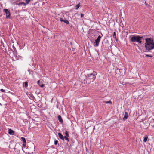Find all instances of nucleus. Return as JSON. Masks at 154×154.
I'll return each mask as SVG.
<instances>
[{
    "label": "nucleus",
    "instance_id": "f257e3e1",
    "mask_svg": "<svg viewBox=\"0 0 154 154\" xmlns=\"http://www.w3.org/2000/svg\"><path fill=\"white\" fill-rule=\"evenodd\" d=\"M145 47L146 50L148 51L154 49V41L152 38H149L145 39Z\"/></svg>",
    "mask_w": 154,
    "mask_h": 154
},
{
    "label": "nucleus",
    "instance_id": "f03ea898",
    "mask_svg": "<svg viewBox=\"0 0 154 154\" xmlns=\"http://www.w3.org/2000/svg\"><path fill=\"white\" fill-rule=\"evenodd\" d=\"M97 75V73L93 71V73H90L85 76L81 75L80 77V79L82 81H86L88 80V81H89L88 83L91 82V81L93 82L96 78L95 75Z\"/></svg>",
    "mask_w": 154,
    "mask_h": 154
},
{
    "label": "nucleus",
    "instance_id": "7ed1b4c3",
    "mask_svg": "<svg viewBox=\"0 0 154 154\" xmlns=\"http://www.w3.org/2000/svg\"><path fill=\"white\" fill-rule=\"evenodd\" d=\"M142 38V36H134L131 37V41L133 42H137L141 43L142 42L141 40Z\"/></svg>",
    "mask_w": 154,
    "mask_h": 154
},
{
    "label": "nucleus",
    "instance_id": "20e7f679",
    "mask_svg": "<svg viewBox=\"0 0 154 154\" xmlns=\"http://www.w3.org/2000/svg\"><path fill=\"white\" fill-rule=\"evenodd\" d=\"M101 38V37L99 35L98 37L95 40V42L94 44L95 46L97 47L98 46Z\"/></svg>",
    "mask_w": 154,
    "mask_h": 154
},
{
    "label": "nucleus",
    "instance_id": "39448f33",
    "mask_svg": "<svg viewBox=\"0 0 154 154\" xmlns=\"http://www.w3.org/2000/svg\"><path fill=\"white\" fill-rule=\"evenodd\" d=\"M3 11L6 13V18L7 19L10 18V13L8 10L7 9H3Z\"/></svg>",
    "mask_w": 154,
    "mask_h": 154
},
{
    "label": "nucleus",
    "instance_id": "423d86ee",
    "mask_svg": "<svg viewBox=\"0 0 154 154\" xmlns=\"http://www.w3.org/2000/svg\"><path fill=\"white\" fill-rule=\"evenodd\" d=\"M60 20L61 22H63L66 23V24H69V22L67 20H63V18H60Z\"/></svg>",
    "mask_w": 154,
    "mask_h": 154
},
{
    "label": "nucleus",
    "instance_id": "0eeeda50",
    "mask_svg": "<svg viewBox=\"0 0 154 154\" xmlns=\"http://www.w3.org/2000/svg\"><path fill=\"white\" fill-rule=\"evenodd\" d=\"M8 134L11 135H14V131L11 129H9Z\"/></svg>",
    "mask_w": 154,
    "mask_h": 154
},
{
    "label": "nucleus",
    "instance_id": "6e6552de",
    "mask_svg": "<svg viewBox=\"0 0 154 154\" xmlns=\"http://www.w3.org/2000/svg\"><path fill=\"white\" fill-rule=\"evenodd\" d=\"M37 83L39 85L41 86V87L43 88L44 87L45 85L42 84V82H40L39 80L38 81Z\"/></svg>",
    "mask_w": 154,
    "mask_h": 154
},
{
    "label": "nucleus",
    "instance_id": "1a4fd4ad",
    "mask_svg": "<svg viewBox=\"0 0 154 154\" xmlns=\"http://www.w3.org/2000/svg\"><path fill=\"white\" fill-rule=\"evenodd\" d=\"M21 139L23 142V146H24L25 145L26 143V141L25 138L23 137H21Z\"/></svg>",
    "mask_w": 154,
    "mask_h": 154
},
{
    "label": "nucleus",
    "instance_id": "9d476101",
    "mask_svg": "<svg viewBox=\"0 0 154 154\" xmlns=\"http://www.w3.org/2000/svg\"><path fill=\"white\" fill-rule=\"evenodd\" d=\"M128 113L127 112H125V113L124 116L123 118V120L125 121L128 118Z\"/></svg>",
    "mask_w": 154,
    "mask_h": 154
},
{
    "label": "nucleus",
    "instance_id": "9b49d317",
    "mask_svg": "<svg viewBox=\"0 0 154 154\" xmlns=\"http://www.w3.org/2000/svg\"><path fill=\"white\" fill-rule=\"evenodd\" d=\"M59 137L61 139L63 140L64 139V137L62 134L60 133H59L58 134Z\"/></svg>",
    "mask_w": 154,
    "mask_h": 154
},
{
    "label": "nucleus",
    "instance_id": "f8f14e48",
    "mask_svg": "<svg viewBox=\"0 0 154 154\" xmlns=\"http://www.w3.org/2000/svg\"><path fill=\"white\" fill-rule=\"evenodd\" d=\"M58 120L62 123L63 121L61 116L60 115H58Z\"/></svg>",
    "mask_w": 154,
    "mask_h": 154
},
{
    "label": "nucleus",
    "instance_id": "ddd939ff",
    "mask_svg": "<svg viewBox=\"0 0 154 154\" xmlns=\"http://www.w3.org/2000/svg\"><path fill=\"white\" fill-rule=\"evenodd\" d=\"M23 87L25 86L26 88L28 86V82H24L23 84Z\"/></svg>",
    "mask_w": 154,
    "mask_h": 154
},
{
    "label": "nucleus",
    "instance_id": "4468645a",
    "mask_svg": "<svg viewBox=\"0 0 154 154\" xmlns=\"http://www.w3.org/2000/svg\"><path fill=\"white\" fill-rule=\"evenodd\" d=\"M148 139V136L146 135L144 137L143 141L144 142H146Z\"/></svg>",
    "mask_w": 154,
    "mask_h": 154
},
{
    "label": "nucleus",
    "instance_id": "2eb2a0df",
    "mask_svg": "<svg viewBox=\"0 0 154 154\" xmlns=\"http://www.w3.org/2000/svg\"><path fill=\"white\" fill-rule=\"evenodd\" d=\"M113 38L116 40H117V39L116 37V33L115 32H114L113 35Z\"/></svg>",
    "mask_w": 154,
    "mask_h": 154
},
{
    "label": "nucleus",
    "instance_id": "dca6fc26",
    "mask_svg": "<svg viewBox=\"0 0 154 154\" xmlns=\"http://www.w3.org/2000/svg\"><path fill=\"white\" fill-rule=\"evenodd\" d=\"M103 102L105 103L106 104L110 103L111 104H112V101H111L110 100L107 101H104Z\"/></svg>",
    "mask_w": 154,
    "mask_h": 154
},
{
    "label": "nucleus",
    "instance_id": "f3484780",
    "mask_svg": "<svg viewBox=\"0 0 154 154\" xmlns=\"http://www.w3.org/2000/svg\"><path fill=\"white\" fill-rule=\"evenodd\" d=\"M80 5L79 4H77L76 5V8H75V9L76 10H77L78 9V8L79 7Z\"/></svg>",
    "mask_w": 154,
    "mask_h": 154
},
{
    "label": "nucleus",
    "instance_id": "a211bd4d",
    "mask_svg": "<svg viewBox=\"0 0 154 154\" xmlns=\"http://www.w3.org/2000/svg\"><path fill=\"white\" fill-rule=\"evenodd\" d=\"M64 139H65L68 142H69V138L67 137L64 136Z\"/></svg>",
    "mask_w": 154,
    "mask_h": 154
},
{
    "label": "nucleus",
    "instance_id": "6ab92c4d",
    "mask_svg": "<svg viewBox=\"0 0 154 154\" xmlns=\"http://www.w3.org/2000/svg\"><path fill=\"white\" fill-rule=\"evenodd\" d=\"M65 135H66V136H67V137L69 136V135L68 134V132L67 131H65Z\"/></svg>",
    "mask_w": 154,
    "mask_h": 154
},
{
    "label": "nucleus",
    "instance_id": "aec40b11",
    "mask_svg": "<svg viewBox=\"0 0 154 154\" xmlns=\"http://www.w3.org/2000/svg\"><path fill=\"white\" fill-rule=\"evenodd\" d=\"M21 5H23L24 6H25L26 5V4L23 2H21Z\"/></svg>",
    "mask_w": 154,
    "mask_h": 154
},
{
    "label": "nucleus",
    "instance_id": "412c9836",
    "mask_svg": "<svg viewBox=\"0 0 154 154\" xmlns=\"http://www.w3.org/2000/svg\"><path fill=\"white\" fill-rule=\"evenodd\" d=\"M58 141L57 140H55L54 141V144L57 145L58 143Z\"/></svg>",
    "mask_w": 154,
    "mask_h": 154
},
{
    "label": "nucleus",
    "instance_id": "4be33fe9",
    "mask_svg": "<svg viewBox=\"0 0 154 154\" xmlns=\"http://www.w3.org/2000/svg\"><path fill=\"white\" fill-rule=\"evenodd\" d=\"M30 0H26V2L27 4H28Z\"/></svg>",
    "mask_w": 154,
    "mask_h": 154
},
{
    "label": "nucleus",
    "instance_id": "5701e85b",
    "mask_svg": "<svg viewBox=\"0 0 154 154\" xmlns=\"http://www.w3.org/2000/svg\"><path fill=\"white\" fill-rule=\"evenodd\" d=\"M146 57H152V56L151 55H149L148 54H146Z\"/></svg>",
    "mask_w": 154,
    "mask_h": 154
},
{
    "label": "nucleus",
    "instance_id": "b1692460",
    "mask_svg": "<svg viewBox=\"0 0 154 154\" xmlns=\"http://www.w3.org/2000/svg\"><path fill=\"white\" fill-rule=\"evenodd\" d=\"M0 91L2 92H5V90L2 89H0Z\"/></svg>",
    "mask_w": 154,
    "mask_h": 154
},
{
    "label": "nucleus",
    "instance_id": "393cba45",
    "mask_svg": "<svg viewBox=\"0 0 154 154\" xmlns=\"http://www.w3.org/2000/svg\"><path fill=\"white\" fill-rule=\"evenodd\" d=\"M15 4L16 5H21V2H20L19 3H16Z\"/></svg>",
    "mask_w": 154,
    "mask_h": 154
},
{
    "label": "nucleus",
    "instance_id": "a878e982",
    "mask_svg": "<svg viewBox=\"0 0 154 154\" xmlns=\"http://www.w3.org/2000/svg\"><path fill=\"white\" fill-rule=\"evenodd\" d=\"M81 14V18H82L84 16V14H82V13H81L80 14Z\"/></svg>",
    "mask_w": 154,
    "mask_h": 154
},
{
    "label": "nucleus",
    "instance_id": "bb28decb",
    "mask_svg": "<svg viewBox=\"0 0 154 154\" xmlns=\"http://www.w3.org/2000/svg\"><path fill=\"white\" fill-rule=\"evenodd\" d=\"M31 97L32 98V99H35V97H34V96L32 95H31Z\"/></svg>",
    "mask_w": 154,
    "mask_h": 154
},
{
    "label": "nucleus",
    "instance_id": "cd10ccee",
    "mask_svg": "<svg viewBox=\"0 0 154 154\" xmlns=\"http://www.w3.org/2000/svg\"><path fill=\"white\" fill-rule=\"evenodd\" d=\"M153 127H154V125H153Z\"/></svg>",
    "mask_w": 154,
    "mask_h": 154
}]
</instances>
